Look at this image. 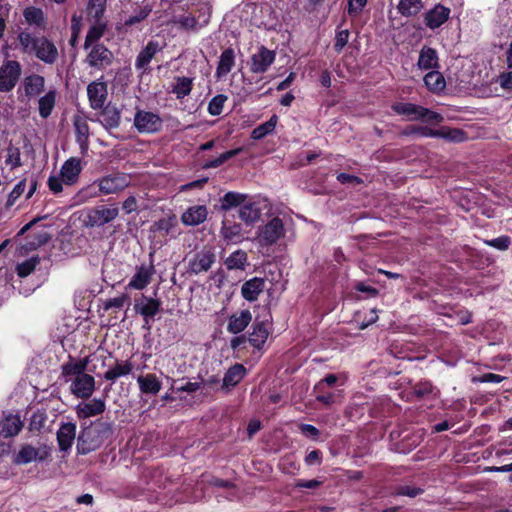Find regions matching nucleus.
Instances as JSON below:
<instances>
[{"label": "nucleus", "mask_w": 512, "mask_h": 512, "mask_svg": "<svg viewBox=\"0 0 512 512\" xmlns=\"http://www.w3.org/2000/svg\"><path fill=\"white\" fill-rule=\"evenodd\" d=\"M450 12L449 8L441 4H437L425 13L424 23L429 29L435 30L449 19Z\"/></svg>", "instance_id": "4468645a"}, {"label": "nucleus", "mask_w": 512, "mask_h": 512, "mask_svg": "<svg viewBox=\"0 0 512 512\" xmlns=\"http://www.w3.org/2000/svg\"><path fill=\"white\" fill-rule=\"evenodd\" d=\"M76 424L72 422L63 423L57 432V441L61 451L71 449L76 437Z\"/></svg>", "instance_id": "6ab92c4d"}, {"label": "nucleus", "mask_w": 512, "mask_h": 512, "mask_svg": "<svg viewBox=\"0 0 512 512\" xmlns=\"http://www.w3.org/2000/svg\"><path fill=\"white\" fill-rule=\"evenodd\" d=\"M163 121L156 113L138 109L134 115V126L139 133H155L161 130Z\"/></svg>", "instance_id": "6e6552de"}, {"label": "nucleus", "mask_w": 512, "mask_h": 512, "mask_svg": "<svg viewBox=\"0 0 512 512\" xmlns=\"http://www.w3.org/2000/svg\"><path fill=\"white\" fill-rule=\"evenodd\" d=\"M154 269L152 266L142 265L137 268L136 273L131 278L128 287L132 289L142 290L151 280Z\"/></svg>", "instance_id": "4be33fe9"}, {"label": "nucleus", "mask_w": 512, "mask_h": 512, "mask_svg": "<svg viewBox=\"0 0 512 512\" xmlns=\"http://www.w3.org/2000/svg\"><path fill=\"white\" fill-rule=\"evenodd\" d=\"M152 12V7L149 4H146L140 7L133 15L129 16L125 22V26H133L136 25L143 20H145L150 13Z\"/></svg>", "instance_id": "49530a36"}, {"label": "nucleus", "mask_w": 512, "mask_h": 512, "mask_svg": "<svg viewBox=\"0 0 512 512\" xmlns=\"http://www.w3.org/2000/svg\"><path fill=\"white\" fill-rule=\"evenodd\" d=\"M127 186L128 181L123 174L109 175L98 180L99 190L103 194H113L123 190Z\"/></svg>", "instance_id": "dca6fc26"}, {"label": "nucleus", "mask_w": 512, "mask_h": 512, "mask_svg": "<svg viewBox=\"0 0 512 512\" xmlns=\"http://www.w3.org/2000/svg\"><path fill=\"white\" fill-rule=\"evenodd\" d=\"M25 188H26L25 180H21L19 183H17L8 196L7 206H12L16 202V200L22 195Z\"/></svg>", "instance_id": "603ef678"}, {"label": "nucleus", "mask_w": 512, "mask_h": 512, "mask_svg": "<svg viewBox=\"0 0 512 512\" xmlns=\"http://www.w3.org/2000/svg\"><path fill=\"white\" fill-rule=\"evenodd\" d=\"M437 51L429 46H423L419 53L417 66L421 70H433L438 68Z\"/></svg>", "instance_id": "5701e85b"}, {"label": "nucleus", "mask_w": 512, "mask_h": 512, "mask_svg": "<svg viewBox=\"0 0 512 512\" xmlns=\"http://www.w3.org/2000/svg\"><path fill=\"white\" fill-rule=\"evenodd\" d=\"M240 206L239 217L246 223L260 221L262 224H289L295 220L285 209L273 208L266 198H257L246 202V196L240 193H226V210L232 206Z\"/></svg>", "instance_id": "f257e3e1"}, {"label": "nucleus", "mask_w": 512, "mask_h": 512, "mask_svg": "<svg viewBox=\"0 0 512 512\" xmlns=\"http://www.w3.org/2000/svg\"><path fill=\"white\" fill-rule=\"evenodd\" d=\"M106 30V23L99 21L94 22V25H92L85 37L84 41V49L88 50L90 46H93L96 43H99L98 41L101 39V37L104 35V32Z\"/></svg>", "instance_id": "f704fd0d"}, {"label": "nucleus", "mask_w": 512, "mask_h": 512, "mask_svg": "<svg viewBox=\"0 0 512 512\" xmlns=\"http://www.w3.org/2000/svg\"><path fill=\"white\" fill-rule=\"evenodd\" d=\"M207 219V209L203 205L190 207L182 215L183 224H202Z\"/></svg>", "instance_id": "cd10ccee"}, {"label": "nucleus", "mask_w": 512, "mask_h": 512, "mask_svg": "<svg viewBox=\"0 0 512 512\" xmlns=\"http://www.w3.org/2000/svg\"><path fill=\"white\" fill-rule=\"evenodd\" d=\"M268 338V331L264 324L260 323L255 325L252 334L250 335L249 341L251 344L256 347L260 348L265 341Z\"/></svg>", "instance_id": "a18cd8bd"}, {"label": "nucleus", "mask_w": 512, "mask_h": 512, "mask_svg": "<svg viewBox=\"0 0 512 512\" xmlns=\"http://www.w3.org/2000/svg\"><path fill=\"white\" fill-rule=\"evenodd\" d=\"M161 302L158 299L141 295L135 300L134 309L136 313L140 314L146 323L153 319L159 312Z\"/></svg>", "instance_id": "9b49d317"}, {"label": "nucleus", "mask_w": 512, "mask_h": 512, "mask_svg": "<svg viewBox=\"0 0 512 512\" xmlns=\"http://www.w3.org/2000/svg\"><path fill=\"white\" fill-rule=\"evenodd\" d=\"M252 319L249 310H242L237 314L230 317L228 329L233 333H239L243 331Z\"/></svg>", "instance_id": "c85d7f7f"}, {"label": "nucleus", "mask_w": 512, "mask_h": 512, "mask_svg": "<svg viewBox=\"0 0 512 512\" xmlns=\"http://www.w3.org/2000/svg\"><path fill=\"white\" fill-rule=\"evenodd\" d=\"M89 363L88 357L79 361H70L62 365V376L70 383L69 390L77 398L88 399L95 390V379L85 371Z\"/></svg>", "instance_id": "f03ea898"}, {"label": "nucleus", "mask_w": 512, "mask_h": 512, "mask_svg": "<svg viewBox=\"0 0 512 512\" xmlns=\"http://www.w3.org/2000/svg\"><path fill=\"white\" fill-rule=\"evenodd\" d=\"M56 90H49L44 96L38 100L39 115L46 119L48 118L56 104Z\"/></svg>", "instance_id": "7c9ffc66"}, {"label": "nucleus", "mask_w": 512, "mask_h": 512, "mask_svg": "<svg viewBox=\"0 0 512 512\" xmlns=\"http://www.w3.org/2000/svg\"><path fill=\"white\" fill-rule=\"evenodd\" d=\"M177 381L172 379L171 388L172 390H175L176 392H187V393H193L197 391L200 388V384L198 382H186L184 385L177 386Z\"/></svg>", "instance_id": "5fc2aeb1"}, {"label": "nucleus", "mask_w": 512, "mask_h": 512, "mask_svg": "<svg viewBox=\"0 0 512 512\" xmlns=\"http://www.w3.org/2000/svg\"><path fill=\"white\" fill-rule=\"evenodd\" d=\"M23 427V422L18 415L9 414L0 422V433L4 437L16 436Z\"/></svg>", "instance_id": "b1692460"}, {"label": "nucleus", "mask_w": 512, "mask_h": 512, "mask_svg": "<svg viewBox=\"0 0 512 512\" xmlns=\"http://www.w3.org/2000/svg\"><path fill=\"white\" fill-rule=\"evenodd\" d=\"M367 0H348V13L351 16L358 15L365 7Z\"/></svg>", "instance_id": "13d9d810"}, {"label": "nucleus", "mask_w": 512, "mask_h": 512, "mask_svg": "<svg viewBox=\"0 0 512 512\" xmlns=\"http://www.w3.org/2000/svg\"><path fill=\"white\" fill-rule=\"evenodd\" d=\"M105 409V400L100 398H94L88 402H81L75 406V412L79 419H87L101 415Z\"/></svg>", "instance_id": "ddd939ff"}, {"label": "nucleus", "mask_w": 512, "mask_h": 512, "mask_svg": "<svg viewBox=\"0 0 512 512\" xmlns=\"http://www.w3.org/2000/svg\"><path fill=\"white\" fill-rule=\"evenodd\" d=\"M192 90V79L188 77H178L176 84L172 88V93L177 99H182L189 95Z\"/></svg>", "instance_id": "c03bdc74"}, {"label": "nucleus", "mask_w": 512, "mask_h": 512, "mask_svg": "<svg viewBox=\"0 0 512 512\" xmlns=\"http://www.w3.org/2000/svg\"><path fill=\"white\" fill-rule=\"evenodd\" d=\"M336 382L337 376L334 374H329L318 382V384L315 386V389L318 390L319 392H323L326 386L331 387Z\"/></svg>", "instance_id": "052dcab7"}, {"label": "nucleus", "mask_w": 512, "mask_h": 512, "mask_svg": "<svg viewBox=\"0 0 512 512\" xmlns=\"http://www.w3.org/2000/svg\"><path fill=\"white\" fill-rule=\"evenodd\" d=\"M426 87L432 92H440L445 88V79L438 71H430L424 76Z\"/></svg>", "instance_id": "c9c22d12"}, {"label": "nucleus", "mask_w": 512, "mask_h": 512, "mask_svg": "<svg viewBox=\"0 0 512 512\" xmlns=\"http://www.w3.org/2000/svg\"><path fill=\"white\" fill-rule=\"evenodd\" d=\"M112 435V426L107 422H94L82 429L77 443L80 454H88L101 447Z\"/></svg>", "instance_id": "20e7f679"}, {"label": "nucleus", "mask_w": 512, "mask_h": 512, "mask_svg": "<svg viewBox=\"0 0 512 512\" xmlns=\"http://www.w3.org/2000/svg\"><path fill=\"white\" fill-rule=\"evenodd\" d=\"M247 370L242 364H235L226 371V388L237 385L246 375Z\"/></svg>", "instance_id": "a19ab883"}, {"label": "nucleus", "mask_w": 512, "mask_h": 512, "mask_svg": "<svg viewBox=\"0 0 512 512\" xmlns=\"http://www.w3.org/2000/svg\"><path fill=\"white\" fill-rule=\"evenodd\" d=\"M18 41L24 53L34 54L45 64L52 65L58 60L57 47L45 36L36 37L27 31H21Z\"/></svg>", "instance_id": "7ed1b4c3"}, {"label": "nucleus", "mask_w": 512, "mask_h": 512, "mask_svg": "<svg viewBox=\"0 0 512 512\" xmlns=\"http://www.w3.org/2000/svg\"><path fill=\"white\" fill-rule=\"evenodd\" d=\"M498 82L502 88L512 89V71L502 73L498 78Z\"/></svg>", "instance_id": "69168bd1"}, {"label": "nucleus", "mask_w": 512, "mask_h": 512, "mask_svg": "<svg viewBox=\"0 0 512 512\" xmlns=\"http://www.w3.org/2000/svg\"><path fill=\"white\" fill-rule=\"evenodd\" d=\"M398 11L405 17L418 14L423 8L422 0H401L398 4Z\"/></svg>", "instance_id": "58836bf2"}, {"label": "nucleus", "mask_w": 512, "mask_h": 512, "mask_svg": "<svg viewBox=\"0 0 512 512\" xmlns=\"http://www.w3.org/2000/svg\"><path fill=\"white\" fill-rule=\"evenodd\" d=\"M22 74L21 64L16 60H6L0 66V92H10Z\"/></svg>", "instance_id": "423d86ee"}, {"label": "nucleus", "mask_w": 512, "mask_h": 512, "mask_svg": "<svg viewBox=\"0 0 512 512\" xmlns=\"http://www.w3.org/2000/svg\"><path fill=\"white\" fill-rule=\"evenodd\" d=\"M81 170V160L76 157L69 158L63 163L60 170L63 182L67 185H73L78 181Z\"/></svg>", "instance_id": "a211bd4d"}, {"label": "nucleus", "mask_w": 512, "mask_h": 512, "mask_svg": "<svg viewBox=\"0 0 512 512\" xmlns=\"http://www.w3.org/2000/svg\"><path fill=\"white\" fill-rule=\"evenodd\" d=\"M75 129L76 142L78 143L81 153L86 154L89 147L90 128L87 119L77 115L73 119Z\"/></svg>", "instance_id": "f3484780"}, {"label": "nucleus", "mask_w": 512, "mask_h": 512, "mask_svg": "<svg viewBox=\"0 0 512 512\" xmlns=\"http://www.w3.org/2000/svg\"><path fill=\"white\" fill-rule=\"evenodd\" d=\"M45 79L38 74H32L25 77L23 88L25 95L29 98L38 96L44 91Z\"/></svg>", "instance_id": "393cba45"}, {"label": "nucleus", "mask_w": 512, "mask_h": 512, "mask_svg": "<svg viewBox=\"0 0 512 512\" xmlns=\"http://www.w3.org/2000/svg\"><path fill=\"white\" fill-rule=\"evenodd\" d=\"M137 384L141 393L149 395L158 394L162 387L160 379L153 373L139 375Z\"/></svg>", "instance_id": "aec40b11"}, {"label": "nucleus", "mask_w": 512, "mask_h": 512, "mask_svg": "<svg viewBox=\"0 0 512 512\" xmlns=\"http://www.w3.org/2000/svg\"><path fill=\"white\" fill-rule=\"evenodd\" d=\"M321 481L317 480V479H311V480H302V479H299V480H296L295 483H294V488L295 489H316L318 488L320 485H321Z\"/></svg>", "instance_id": "bf43d9fd"}, {"label": "nucleus", "mask_w": 512, "mask_h": 512, "mask_svg": "<svg viewBox=\"0 0 512 512\" xmlns=\"http://www.w3.org/2000/svg\"><path fill=\"white\" fill-rule=\"evenodd\" d=\"M119 213L116 206L105 207L101 206L94 210L95 216L92 217L91 213L86 210H80L73 213L69 219L70 224H89L92 218L100 220L103 224L113 221Z\"/></svg>", "instance_id": "39448f33"}, {"label": "nucleus", "mask_w": 512, "mask_h": 512, "mask_svg": "<svg viewBox=\"0 0 512 512\" xmlns=\"http://www.w3.org/2000/svg\"><path fill=\"white\" fill-rule=\"evenodd\" d=\"M300 431L303 435L310 438H316L319 435V430L311 424H302Z\"/></svg>", "instance_id": "338daca9"}, {"label": "nucleus", "mask_w": 512, "mask_h": 512, "mask_svg": "<svg viewBox=\"0 0 512 512\" xmlns=\"http://www.w3.org/2000/svg\"><path fill=\"white\" fill-rule=\"evenodd\" d=\"M337 180L341 183V184H351L353 186L355 185H358L362 182V180L357 177V176H354V175H350V174H347V173H340L337 175Z\"/></svg>", "instance_id": "680f3d73"}, {"label": "nucleus", "mask_w": 512, "mask_h": 512, "mask_svg": "<svg viewBox=\"0 0 512 512\" xmlns=\"http://www.w3.org/2000/svg\"><path fill=\"white\" fill-rule=\"evenodd\" d=\"M355 290L358 292H361V293H365L366 298H375L379 294V291L376 288H374L364 282L356 283Z\"/></svg>", "instance_id": "6e6d98bb"}, {"label": "nucleus", "mask_w": 512, "mask_h": 512, "mask_svg": "<svg viewBox=\"0 0 512 512\" xmlns=\"http://www.w3.org/2000/svg\"><path fill=\"white\" fill-rule=\"evenodd\" d=\"M166 47L164 41L150 40L138 53L135 60V68L137 70L146 71L149 63L155 55Z\"/></svg>", "instance_id": "1a4fd4ad"}, {"label": "nucleus", "mask_w": 512, "mask_h": 512, "mask_svg": "<svg viewBox=\"0 0 512 512\" xmlns=\"http://www.w3.org/2000/svg\"><path fill=\"white\" fill-rule=\"evenodd\" d=\"M133 370V364L130 361L117 362L113 367L108 369L104 378L109 381H115L116 379L129 375Z\"/></svg>", "instance_id": "2f4dec72"}, {"label": "nucleus", "mask_w": 512, "mask_h": 512, "mask_svg": "<svg viewBox=\"0 0 512 512\" xmlns=\"http://www.w3.org/2000/svg\"><path fill=\"white\" fill-rule=\"evenodd\" d=\"M265 287V282L262 278L254 277L248 281H246L241 288V294L244 299L247 301H255L257 300L260 293L263 292Z\"/></svg>", "instance_id": "412c9836"}, {"label": "nucleus", "mask_w": 512, "mask_h": 512, "mask_svg": "<svg viewBox=\"0 0 512 512\" xmlns=\"http://www.w3.org/2000/svg\"><path fill=\"white\" fill-rule=\"evenodd\" d=\"M275 60V53L264 46H261L251 56L250 70L253 73H264Z\"/></svg>", "instance_id": "f8f14e48"}, {"label": "nucleus", "mask_w": 512, "mask_h": 512, "mask_svg": "<svg viewBox=\"0 0 512 512\" xmlns=\"http://www.w3.org/2000/svg\"><path fill=\"white\" fill-rule=\"evenodd\" d=\"M321 394H319L316 399L317 401L325 404V405H331V404H334L337 402V397L340 396V394H333V393H324L323 392H320Z\"/></svg>", "instance_id": "e2e57ef3"}, {"label": "nucleus", "mask_w": 512, "mask_h": 512, "mask_svg": "<svg viewBox=\"0 0 512 512\" xmlns=\"http://www.w3.org/2000/svg\"><path fill=\"white\" fill-rule=\"evenodd\" d=\"M172 23L177 25L180 29L186 31H195L198 29L199 22L192 13H185L182 15L174 16Z\"/></svg>", "instance_id": "4c0bfd02"}, {"label": "nucleus", "mask_w": 512, "mask_h": 512, "mask_svg": "<svg viewBox=\"0 0 512 512\" xmlns=\"http://www.w3.org/2000/svg\"><path fill=\"white\" fill-rule=\"evenodd\" d=\"M214 260V254L210 251H202L189 262L190 270L196 274L205 272L211 267Z\"/></svg>", "instance_id": "bb28decb"}, {"label": "nucleus", "mask_w": 512, "mask_h": 512, "mask_svg": "<svg viewBox=\"0 0 512 512\" xmlns=\"http://www.w3.org/2000/svg\"><path fill=\"white\" fill-rule=\"evenodd\" d=\"M6 164H9L12 169L22 165L21 153L18 147L10 145L7 148Z\"/></svg>", "instance_id": "09e8293b"}, {"label": "nucleus", "mask_w": 512, "mask_h": 512, "mask_svg": "<svg viewBox=\"0 0 512 512\" xmlns=\"http://www.w3.org/2000/svg\"><path fill=\"white\" fill-rule=\"evenodd\" d=\"M349 40V31L347 29L339 30L336 33L334 49L337 52L342 51Z\"/></svg>", "instance_id": "864d4df0"}, {"label": "nucleus", "mask_w": 512, "mask_h": 512, "mask_svg": "<svg viewBox=\"0 0 512 512\" xmlns=\"http://www.w3.org/2000/svg\"><path fill=\"white\" fill-rule=\"evenodd\" d=\"M101 110L103 117L101 123L106 129L117 128L120 125V111L116 107L104 105Z\"/></svg>", "instance_id": "473e14b6"}, {"label": "nucleus", "mask_w": 512, "mask_h": 512, "mask_svg": "<svg viewBox=\"0 0 512 512\" xmlns=\"http://www.w3.org/2000/svg\"><path fill=\"white\" fill-rule=\"evenodd\" d=\"M392 109L395 113L405 116L407 120L410 121H416L422 118L423 107L413 103H395L392 105Z\"/></svg>", "instance_id": "a878e982"}, {"label": "nucleus", "mask_w": 512, "mask_h": 512, "mask_svg": "<svg viewBox=\"0 0 512 512\" xmlns=\"http://www.w3.org/2000/svg\"><path fill=\"white\" fill-rule=\"evenodd\" d=\"M23 16L25 21L30 26H36L38 28H45L46 20L44 12L41 8L35 6H29L24 9Z\"/></svg>", "instance_id": "c756f323"}, {"label": "nucleus", "mask_w": 512, "mask_h": 512, "mask_svg": "<svg viewBox=\"0 0 512 512\" xmlns=\"http://www.w3.org/2000/svg\"><path fill=\"white\" fill-rule=\"evenodd\" d=\"M224 106V95L219 94L215 96L208 105V112L211 115H219Z\"/></svg>", "instance_id": "3c124183"}, {"label": "nucleus", "mask_w": 512, "mask_h": 512, "mask_svg": "<svg viewBox=\"0 0 512 512\" xmlns=\"http://www.w3.org/2000/svg\"><path fill=\"white\" fill-rule=\"evenodd\" d=\"M247 265V254L243 250H235L226 258L228 270H244Z\"/></svg>", "instance_id": "e433bc0d"}, {"label": "nucleus", "mask_w": 512, "mask_h": 512, "mask_svg": "<svg viewBox=\"0 0 512 512\" xmlns=\"http://www.w3.org/2000/svg\"><path fill=\"white\" fill-rule=\"evenodd\" d=\"M503 380V376L494 373H486L479 377V381L482 383H500Z\"/></svg>", "instance_id": "774afa93"}, {"label": "nucleus", "mask_w": 512, "mask_h": 512, "mask_svg": "<svg viewBox=\"0 0 512 512\" xmlns=\"http://www.w3.org/2000/svg\"><path fill=\"white\" fill-rule=\"evenodd\" d=\"M108 95L107 84L103 81H92L87 86V96L90 107L100 110L104 107Z\"/></svg>", "instance_id": "9d476101"}, {"label": "nucleus", "mask_w": 512, "mask_h": 512, "mask_svg": "<svg viewBox=\"0 0 512 512\" xmlns=\"http://www.w3.org/2000/svg\"><path fill=\"white\" fill-rule=\"evenodd\" d=\"M39 262H40V259L38 256H32L31 258L25 260L24 262L19 263L16 268L17 274L20 277L28 276L35 270V268L39 264Z\"/></svg>", "instance_id": "de8ad7c7"}, {"label": "nucleus", "mask_w": 512, "mask_h": 512, "mask_svg": "<svg viewBox=\"0 0 512 512\" xmlns=\"http://www.w3.org/2000/svg\"><path fill=\"white\" fill-rule=\"evenodd\" d=\"M423 135L442 138L450 142L460 143L467 139L466 133L458 128L441 127L439 129H423Z\"/></svg>", "instance_id": "2eb2a0df"}, {"label": "nucleus", "mask_w": 512, "mask_h": 512, "mask_svg": "<svg viewBox=\"0 0 512 512\" xmlns=\"http://www.w3.org/2000/svg\"><path fill=\"white\" fill-rule=\"evenodd\" d=\"M277 121L278 117L276 115H273L268 121L257 126L252 131L251 137L255 140L262 139L263 137L274 131Z\"/></svg>", "instance_id": "37998d69"}, {"label": "nucleus", "mask_w": 512, "mask_h": 512, "mask_svg": "<svg viewBox=\"0 0 512 512\" xmlns=\"http://www.w3.org/2000/svg\"><path fill=\"white\" fill-rule=\"evenodd\" d=\"M62 182H63L62 178H58V177H55V176H50L49 179H48L49 189L53 193H60L62 191V189H63Z\"/></svg>", "instance_id": "0e129e2a"}, {"label": "nucleus", "mask_w": 512, "mask_h": 512, "mask_svg": "<svg viewBox=\"0 0 512 512\" xmlns=\"http://www.w3.org/2000/svg\"><path fill=\"white\" fill-rule=\"evenodd\" d=\"M283 235V226H262L259 232V241L265 245L275 243Z\"/></svg>", "instance_id": "72a5a7b5"}, {"label": "nucleus", "mask_w": 512, "mask_h": 512, "mask_svg": "<svg viewBox=\"0 0 512 512\" xmlns=\"http://www.w3.org/2000/svg\"><path fill=\"white\" fill-rule=\"evenodd\" d=\"M420 120L428 123H441L443 117L439 113L423 107L422 118Z\"/></svg>", "instance_id": "4d7b16f0"}, {"label": "nucleus", "mask_w": 512, "mask_h": 512, "mask_svg": "<svg viewBox=\"0 0 512 512\" xmlns=\"http://www.w3.org/2000/svg\"><path fill=\"white\" fill-rule=\"evenodd\" d=\"M106 9V0H88L87 13L94 21L99 22L103 19Z\"/></svg>", "instance_id": "ea45409f"}, {"label": "nucleus", "mask_w": 512, "mask_h": 512, "mask_svg": "<svg viewBox=\"0 0 512 512\" xmlns=\"http://www.w3.org/2000/svg\"><path fill=\"white\" fill-rule=\"evenodd\" d=\"M39 457V451L31 445H24L15 456L16 464H27Z\"/></svg>", "instance_id": "79ce46f5"}, {"label": "nucleus", "mask_w": 512, "mask_h": 512, "mask_svg": "<svg viewBox=\"0 0 512 512\" xmlns=\"http://www.w3.org/2000/svg\"><path fill=\"white\" fill-rule=\"evenodd\" d=\"M485 243L500 251H505L510 246V238L508 236H500L491 240H486Z\"/></svg>", "instance_id": "8fccbe9b"}, {"label": "nucleus", "mask_w": 512, "mask_h": 512, "mask_svg": "<svg viewBox=\"0 0 512 512\" xmlns=\"http://www.w3.org/2000/svg\"><path fill=\"white\" fill-rule=\"evenodd\" d=\"M85 63L94 69L103 70L110 66L114 60V54L104 44L96 43L89 47Z\"/></svg>", "instance_id": "0eeeda50"}]
</instances>
